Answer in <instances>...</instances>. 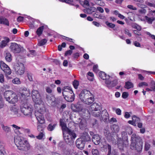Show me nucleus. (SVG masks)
I'll return each instance as SVG.
<instances>
[{
    "instance_id": "obj_1",
    "label": "nucleus",
    "mask_w": 155,
    "mask_h": 155,
    "mask_svg": "<svg viewBox=\"0 0 155 155\" xmlns=\"http://www.w3.org/2000/svg\"><path fill=\"white\" fill-rule=\"evenodd\" d=\"M131 140L130 148L135 152L140 153L142 149L143 142L141 138L136 134H133L131 136Z\"/></svg>"
},
{
    "instance_id": "obj_2",
    "label": "nucleus",
    "mask_w": 155,
    "mask_h": 155,
    "mask_svg": "<svg viewBox=\"0 0 155 155\" xmlns=\"http://www.w3.org/2000/svg\"><path fill=\"white\" fill-rule=\"evenodd\" d=\"M14 142L19 150L26 151L30 149V145L28 142L23 137L18 136L15 137Z\"/></svg>"
},
{
    "instance_id": "obj_3",
    "label": "nucleus",
    "mask_w": 155,
    "mask_h": 155,
    "mask_svg": "<svg viewBox=\"0 0 155 155\" xmlns=\"http://www.w3.org/2000/svg\"><path fill=\"white\" fill-rule=\"evenodd\" d=\"M79 97L82 102L88 105L91 104L94 100L91 93L86 90H82L79 94Z\"/></svg>"
},
{
    "instance_id": "obj_4",
    "label": "nucleus",
    "mask_w": 155,
    "mask_h": 155,
    "mask_svg": "<svg viewBox=\"0 0 155 155\" xmlns=\"http://www.w3.org/2000/svg\"><path fill=\"white\" fill-rule=\"evenodd\" d=\"M62 94L65 99L68 102H72L74 99V94L70 87L66 86L62 89Z\"/></svg>"
},
{
    "instance_id": "obj_5",
    "label": "nucleus",
    "mask_w": 155,
    "mask_h": 155,
    "mask_svg": "<svg viewBox=\"0 0 155 155\" xmlns=\"http://www.w3.org/2000/svg\"><path fill=\"white\" fill-rule=\"evenodd\" d=\"M4 95L6 100L10 103L14 104L18 101V97L12 91H6L4 93Z\"/></svg>"
},
{
    "instance_id": "obj_6",
    "label": "nucleus",
    "mask_w": 155,
    "mask_h": 155,
    "mask_svg": "<svg viewBox=\"0 0 155 155\" xmlns=\"http://www.w3.org/2000/svg\"><path fill=\"white\" fill-rule=\"evenodd\" d=\"M21 110V112L25 115L26 116H31L33 111L32 105L25 103L22 104Z\"/></svg>"
},
{
    "instance_id": "obj_7",
    "label": "nucleus",
    "mask_w": 155,
    "mask_h": 155,
    "mask_svg": "<svg viewBox=\"0 0 155 155\" xmlns=\"http://www.w3.org/2000/svg\"><path fill=\"white\" fill-rule=\"evenodd\" d=\"M14 69L15 74L18 76L22 75L25 72V66L21 63H17L14 66Z\"/></svg>"
},
{
    "instance_id": "obj_8",
    "label": "nucleus",
    "mask_w": 155,
    "mask_h": 155,
    "mask_svg": "<svg viewBox=\"0 0 155 155\" xmlns=\"http://www.w3.org/2000/svg\"><path fill=\"white\" fill-rule=\"evenodd\" d=\"M10 48L12 51L15 53H18L23 50V48L16 43H12Z\"/></svg>"
},
{
    "instance_id": "obj_9",
    "label": "nucleus",
    "mask_w": 155,
    "mask_h": 155,
    "mask_svg": "<svg viewBox=\"0 0 155 155\" xmlns=\"http://www.w3.org/2000/svg\"><path fill=\"white\" fill-rule=\"evenodd\" d=\"M0 68L5 73V75H10L12 73V71L8 66L2 61H0Z\"/></svg>"
},
{
    "instance_id": "obj_10",
    "label": "nucleus",
    "mask_w": 155,
    "mask_h": 155,
    "mask_svg": "<svg viewBox=\"0 0 155 155\" xmlns=\"http://www.w3.org/2000/svg\"><path fill=\"white\" fill-rule=\"evenodd\" d=\"M32 98L34 102L35 103V107H38L37 106L39 103V93L38 91L33 90L32 91Z\"/></svg>"
},
{
    "instance_id": "obj_11",
    "label": "nucleus",
    "mask_w": 155,
    "mask_h": 155,
    "mask_svg": "<svg viewBox=\"0 0 155 155\" xmlns=\"http://www.w3.org/2000/svg\"><path fill=\"white\" fill-rule=\"evenodd\" d=\"M71 109L74 112L80 111L82 110L83 106L82 104L78 103L77 104H72L71 106Z\"/></svg>"
},
{
    "instance_id": "obj_12",
    "label": "nucleus",
    "mask_w": 155,
    "mask_h": 155,
    "mask_svg": "<svg viewBox=\"0 0 155 155\" xmlns=\"http://www.w3.org/2000/svg\"><path fill=\"white\" fill-rule=\"evenodd\" d=\"M28 18L29 20V26L31 28H35L38 27V21L29 16L28 17Z\"/></svg>"
},
{
    "instance_id": "obj_13",
    "label": "nucleus",
    "mask_w": 155,
    "mask_h": 155,
    "mask_svg": "<svg viewBox=\"0 0 155 155\" xmlns=\"http://www.w3.org/2000/svg\"><path fill=\"white\" fill-rule=\"evenodd\" d=\"M46 98L47 101L52 106H54L55 105L56 101L54 96L47 95Z\"/></svg>"
},
{
    "instance_id": "obj_14",
    "label": "nucleus",
    "mask_w": 155,
    "mask_h": 155,
    "mask_svg": "<svg viewBox=\"0 0 155 155\" xmlns=\"http://www.w3.org/2000/svg\"><path fill=\"white\" fill-rule=\"evenodd\" d=\"M100 119L101 121L107 122L109 120L108 114L106 110H104L102 111L101 116L100 117Z\"/></svg>"
},
{
    "instance_id": "obj_15",
    "label": "nucleus",
    "mask_w": 155,
    "mask_h": 155,
    "mask_svg": "<svg viewBox=\"0 0 155 155\" xmlns=\"http://www.w3.org/2000/svg\"><path fill=\"white\" fill-rule=\"evenodd\" d=\"M85 143L84 141L82 140V139L80 138L77 139L76 141V144L77 147L81 150L83 149Z\"/></svg>"
},
{
    "instance_id": "obj_16",
    "label": "nucleus",
    "mask_w": 155,
    "mask_h": 155,
    "mask_svg": "<svg viewBox=\"0 0 155 155\" xmlns=\"http://www.w3.org/2000/svg\"><path fill=\"white\" fill-rule=\"evenodd\" d=\"M39 113L43 115L45 113L46 110L44 103L41 99L39 100Z\"/></svg>"
},
{
    "instance_id": "obj_17",
    "label": "nucleus",
    "mask_w": 155,
    "mask_h": 155,
    "mask_svg": "<svg viewBox=\"0 0 155 155\" xmlns=\"http://www.w3.org/2000/svg\"><path fill=\"white\" fill-rule=\"evenodd\" d=\"M100 106L96 103H94L91 106V114H95L94 110L100 109Z\"/></svg>"
},
{
    "instance_id": "obj_18",
    "label": "nucleus",
    "mask_w": 155,
    "mask_h": 155,
    "mask_svg": "<svg viewBox=\"0 0 155 155\" xmlns=\"http://www.w3.org/2000/svg\"><path fill=\"white\" fill-rule=\"evenodd\" d=\"M92 141L95 144L98 145L101 142V138L98 134L94 135L92 138Z\"/></svg>"
},
{
    "instance_id": "obj_19",
    "label": "nucleus",
    "mask_w": 155,
    "mask_h": 155,
    "mask_svg": "<svg viewBox=\"0 0 155 155\" xmlns=\"http://www.w3.org/2000/svg\"><path fill=\"white\" fill-rule=\"evenodd\" d=\"M10 41V39L8 37H5L0 43V47L3 48L7 45L8 43Z\"/></svg>"
},
{
    "instance_id": "obj_20",
    "label": "nucleus",
    "mask_w": 155,
    "mask_h": 155,
    "mask_svg": "<svg viewBox=\"0 0 155 155\" xmlns=\"http://www.w3.org/2000/svg\"><path fill=\"white\" fill-rule=\"evenodd\" d=\"M105 82L108 86L111 87H114L117 84V81L115 79L111 81L110 80L108 79V80L105 81Z\"/></svg>"
},
{
    "instance_id": "obj_21",
    "label": "nucleus",
    "mask_w": 155,
    "mask_h": 155,
    "mask_svg": "<svg viewBox=\"0 0 155 155\" xmlns=\"http://www.w3.org/2000/svg\"><path fill=\"white\" fill-rule=\"evenodd\" d=\"M80 138L82 140L84 141L85 143L86 141H88L91 140L90 137L88 133L86 132L83 133Z\"/></svg>"
},
{
    "instance_id": "obj_22",
    "label": "nucleus",
    "mask_w": 155,
    "mask_h": 155,
    "mask_svg": "<svg viewBox=\"0 0 155 155\" xmlns=\"http://www.w3.org/2000/svg\"><path fill=\"white\" fill-rule=\"evenodd\" d=\"M64 139L65 142L69 145H72L74 141L72 137L68 135L67 136L64 137Z\"/></svg>"
},
{
    "instance_id": "obj_23",
    "label": "nucleus",
    "mask_w": 155,
    "mask_h": 155,
    "mask_svg": "<svg viewBox=\"0 0 155 155\" xmlns=\"http://www.w3.org/2000/svg\"><path fill=\"white\" fill-rule=\"evenodd\" d=\"M96 11V8L94 7H91L86 8L84 10V12L88 14H91L93 12H95Z\"/></svg>"
},
{
    "instance_id": "obj_24",
    "label": "nucleus",
    "mask_w": 155,
    "mask_h": 155,
    "mask_svg": "<svg viewBox=\"0 0 155 155\" xmlns=\"http://www.w3.org/2000/svg\"><path fill=\"white\" fill-rule=\"evenodd\" d=\"M99 77L102 79L104 80H108L109 79L110 76L107 75L104 72L101 71L99 73Z\"/></svg>"
},
{
    "instance_id": "obj_25",
    "label": "nucleus",
    "mask_w": 155,
    "mask_h": 155,
    "mask_svg": "<svg viewBox=\"0 0 155 155\" xmlns=\"http://www.w3.org/2000/svg\"><path fill=\"white\" fill-rule=\"evenodd\" d=\"M23 91V92L21 93V95L22 97L24 98L29 96L30 91L28 90H27L26 88H24Z\"/></svg>"
},
{
    "instance_id": "obj_26",
    "label": "nucleus",
    "mask_w": 155,
    "mask_h": 155,
    "mask_svg": "<svg viewBox=\"0 0 155 155\" xmlns=\"http://www.w3.org/2000/svg\"><path fill=\"white\" fill-rule=\"evenodd\" d=\"M41 124L42 125H40L39 124V127H41L42 128H44L46 127V125L45 124V120L44 116L43 115L41 116V117H39V124Z\"/></svg>"
},
{
    "instance_id": "obj_27",
    "label": "nucleus",
    "mask_w": 155,
    "mask_h": 155,
    "mask_svg": "<svg viewBox=\"0 0 155 155\" xmlns=\"http://www.w3.org/2000/svg\"><path fill=\"white\" fill-rule=\"evenodd\" d=\"M104 134L107 138L109 139L111 137V135L109 131V129L106 128L104 130Z\"/></svg>"
},
{
    "instance_id": "obj_28",
    "label": "nucleus",
    "mask_w": 155,
    "mask_h": 155,
    "mask_svg": "<svg viewBox=\"0 0 155 155\" xmlns=\"http://www.w3.org/2000/svg\"><path fill=\"white\" fill-rule=\"evenodd\" d=\"M66 131L67 132L69 136H70L72 139H75L76 137V134L73 131L70 129L69 128H67Z\"/></svg>"
},
{
    "instance_id": "obj_29",
    "label": "nucleus",
    "mask_w": 155,
    "mask_h": 155,
    "mask_svg": "<svg viewBox=\"0 0 155 155\" xmlns=\"http://www.w3.org/2000/svg\"><path fill=\"white\" fill-rule=\"evenodd\" d=\"M93 16L94 18L102 19H104L106 18L105 16L99 13L98 12H96L93 14Z\"/></svg>"
},
{
    "instance_id": "obj_30",
    "label": "nucleus",
    "mask_w": 155,
    "mask_h": 155,
    "mask_svg": "<svg viewBox=\"0 0 155 155\" xmlns=\"http://www.w3.org/2000/svg\"><path fill=\"white\" fill-rule=\"evenodd\" d=\"M12 126L14 128L13 130L16 134H20V131L22 130V128H21L15 124H13Z\"/></svg>"
},
{
    "instance_id": "obj_31",
    "label": "nucleus",
    "mask_w": 155,
    "mask_h": 155,
    "mask_svg": "<svg viewBox=\"0 0 155 155\" xmlns=\"http://www.w3.org/2000/svg\"><path fill=\"white\" fill-rule=\"evenodd\" d=\"M0 24H3L9 26V22L8 19L2 17L0 16Z\"/></svg>"
},
{
    "instance_id": "obj_32",
    "label": "nucleus",
    "mask_w": 155,
    "mask_h": 155,
    "mask_svg": "<svg viewBox=\"0 0 155 155\" xmlns=\"http://www.w3.org/2000/svg\"><path fill=\"white\" fill-rule=\"evenodd\" d=\"M101 143L103 145V147L104 148H106V147L107 146L108 150V154H110L111 152V146L108 144H106V141H104L103 142H101Z\"/></svg>"
},
{
    "instance_id": "obj_33",
    "label": "nucleus",
    "mask_w": 155,
    "mask_h": 155,
    "mask_svg": "<svg viewBox=\"0 0 155 155\" xmlns=\"http://www.w3.org/2000/svg\"><path fill=\"white\" fill-rule=\"evenodd\" d=\"M1 127L3 130L6 133H8L11 131V128L10 127L5 126L3 124H1Z\"/></svg>"
},
{
    "instance_id": "obj_34",
    "label": "nucleus",
    "mask_w": 155,
    "mask_h": 155,
    "mask_svg": "<svg viewBox=\"0 0 155 155\" xmlns=\"http://www.w3.org/2000/svg\"><path fill=\"white\" fill-rule=\"evenodd\" d=\"M79 126L81 130H84L86 127L85 122L84 120H81L79 124Z\"/></svg>"
},
{
    "instance_id": "obj_35",
    "label": "nucleus",
    "mask_w": 155,
    "mask_h": 155,
    "mask_svg": "<svg viewBox=\"0 0 155 155\" xmlns=\"http://www.w3.org/2000/svg\"><path fill=\"white\" fill-rule=\"evenodd\" d=\"M133 87V84L131 82L127 81L125 82L124 87L129 89Z\"/></svg>"
},
{
    "instance_id": "obj_36",
    "label": "nucleus",
    "mask_w": 155,
    "mask_h": 155,
    "mask_svg": "<svg viewBox=\"0 0 155 155\" xmlns=\"http://www.w3.org/2000/svg\"><path fill=\"white\" fill-rule=\"evenodd\" d=\"M5 58L7 61L10 62L12 60L11 55L9 52H6Z\"/></svg>"
},
{
    "instance_id": "obj_37",
    "label": "nucleus",
    "mask_w": 155,
    "mask_h": 155,
    "mask_svg": "<svg viewBox=\"0 0 155 155\" xmlns=\"http://www.w3.org/2000/svg\"><path fill=\"white\" fill-rule=\"evenodd\" d=\"M56 124H49L47 127L48 129L50 131H52L55 128Z\"/></svg>"
},
{
    "instance_id": "obj_38",
    "label": "nucleus",
    "mask_w": 155,
    "mask_h": 155,
    "mask_svg": "<svg viewBox=\"0 0 155 155\" xmlns=\"http://www.w3.org/2000/svg\"><path fill=\"white\" fill-rule=\"evenodd\" d=\"M81 4L84 7L88 6L89 5V4L88 0H84L80 2Z\"/></svg>"
},
{
    "instance_id": "obj_39",
    "label": "nucleus",
    "mask_w": 155,
    "mask_h": 155,
    "mask_svg": "<svg viewBox=\"0 0 155 155\" xmlns=\"http://www.w3.org/2000/svg\"><path fill=\"white\" fill-rule=\"evenodd\" d=\"M145 18L146 20H147V22L150 24H151L152 23V22L154 21L155 18L154 17H153L152 18H149L147 17V16H146L145 17Z\"/></svg>"
},
{
    "instance_id": "obj_40",
    "label": "nucleus",
    "mask_w": 155,
    "mask_h": 155,
    "mask_svg": "<svg viewBox=\"0 0 155 155\" xmlns=\"http://www.w3.org/2000/svg\"><path fill=\"white\" fill-rule=\"evenodd\" d=\"M112 128L114 132H118L119 130V127L118 125L114 124L112 125Z\"/></svg>"
},
{
    "instance_id": "obj_41",
    "label": "nucleus",
    "mask_w": 155,
    "mask_h": 155,
    "mask_svg": "<svg viewBox=\"0 0 155 155\" xmlns=\"http://www.w3.org/2000/svg\"><path fill=\"white\" fill-rule=\"evenodd\" d=\"M60 125L62 127L63 130H65L66 131L67 128H68L66 127L65 124L64 123L62 120H60Z\"/></svg>"
},
{
    "instance_id": "obj_42",
    "label": "nucleus",
    "mask_w": 155,
    "mask_h": 155,
    "mask_svg": "<svg viewBox=\"0 0 155 155\" xmlns=\"http://www.w3.org/2000/svg\"><path fill=\"white\" fill-rule=\"evenodd\" d=\"M47 41V40L46 39L44 38L41 39L39 41V46H44L45 45Z\"/></svg>"
},
{
    "instance_id": "obj_43",
    "label": "nucleus",
    "mask_w": 155,
    "mask_h": 155,
    "mask_svg": "<svg viewBox=\"0 0 155 155\" xmlns=\"http://www.w3.org/2000/svg\"><path fill=\"white\" fill-rule=\"evenodd\" d=\"M12 82L14 84H21V82L19 78H15L12 80Z\"/></svg>"
},
{
    "instance_id": "obj_44",
    "label": "nucleus",
    "mask_w": 155,
    "mask_h": 155,
    "mask_svg": "<svg viewBox=\"0 0 155 155\" xmlns=\"http://www.w3.org/2000/svg\"><path fill=\"white\" fill-rule=\"evenodd\" d=\"M132 26L134 28H135L137 30L140 31L141 29V27L136 23H133L132 25Z\"/></svg>"
},
{
    "instance_id": "obj_45",
    "label": "nucleus",
    "mask_w": 155,
    "mask_h": 155,
    "mask_svg": "<svg viewBox=\"0 0 155 155\" xmlns=\"http://www.w3.org/2000/svg\"><path fill=\"white\" fill-rule=\"evenodd\" d=\"M36 54V53L34 50H30L27 54L29 57H33Z\"/></svg>"
},
{
    "instance_id": "obj_46",
    "label": "nucleus",
    "mask_w": 155,
    "mask_h": 155,
    "mask_svg": "<svg viewBox=\"0 0 155 155\" xmlns=\"http://www.w3.org/2000/svg\"><path fill=\"white\" fill-rule=\"evenodd\" d=\"M122 137L123 139L125 140H127V133L125 131H123L121 133Z\"/></svg>"
},
{
    "instance_id": "obj_47",
    "label": "nucleus",
    "mask_w": 155,
    "mask_h": 155,
    "mask_svg": "<svg viewBox=\"0 0 155 155\" xmlns=\"http://www.w3.org/2000/svg\"><path fill=\"white\" fill-rule=\"evenodd\" d=\"M132 119L134 122L135 123V124H137L139 122H140V119L139 118L137 117L135 115L133 116L132 117Z\"/></svg>"
},
{
    "instance_id": "obj_48",
    "label": "nucleus",
    "mask_w": 155,
    "mask_h": 155,
    "mask_svg": "<svg viewBox=\"0 0 155 155\" xmlns=\"http://www.w3.org/2000/svg\"><path fill=\"white\" fill-rule=\"evenodd\" d=\"M94 111H95V115H94L93 114H91L95 117H98L100 116L101 112L100 109L94 110Z\"/></svg>"
},
{
    "instance_id": "obj_49",
    "label": "nucleus",
    "mask_w": 155,
    "mask_h": 155,
    "mask_svg": "<svg viewBox=\"0 0 155 155\" xmlns=\"http://www.w3.org/2000/svg\"><path fill=\"white\" fill-rule=\"evenodd\" d=\"M46 28L47 26L45 25L39 27V36L42 34L43 30Z\"/></svg>"
},
{
    "instance_id": "obj_50",
    "label": "nucleus",
    "mask_w": 155,
    "mask_h": 155,
    "mask_svg": "<svg viewBox=\"0 0 155 155\" xmlns=\"http://www.w3.org/2000/svg\"><path fill=\"white\" fill-rule=\"evenodd\" d=\"M136 5L137 6L141 8H144L147 7V6L146 5L143 4V3H137Z\"/></svg>"
},
{
    "instance_id": "obj_51",
    "label": "nucleus",
    "mask_w": 155,
    "mask_h": 155,
    "mask_svg": "<svg viewBox=\"0 0 155 155\" xmlns=\"http://www.w3.org/2000/svg\"><path fill=\"white\" fill-rule=\"evenodd\" d=\"M105 24L109 27L111 28H114L115 25V24L113 23H109L108 21L105 22Z\"/></svg>"
},
{
    "instance_id": "obj_52",
    "label": "nucleus",
    "mask_w": 155,
    "mask_h": 155,
    "mask_svg": "<svg viewBox=\"0 0 155 155\" xmlns=\"http://www.w3.org/2000/svg\"><path fill=\"white\" fill-rule=\"evenodd\" d=\"M73 84L74 88L76 89L79 85V82L77 80H74L73 82Z\"/></svg>"
},
{
    "instance_id": "obj_53",
    "label": "nucleus",
    "mask_w": 155,
    "mask_h": 155,
    "mask_svg": "<svg viewBox=\"0 0 155 155\" xmlns=\"http://www.w3.org/2000/svg\"><path fill=\"white\" fill-rule=\"evenodd\" d=\"M91 152L93 155H99V152L97 149H93Z\"/></svg>"
},
{
    "instance_id": "obj_54",
    "label": "nucleus",
    "mask_w": 155,
    "mask_h": 155,
    "mask_svg": "<svg viewBox=\"0 0 155 155\" xmlns=\"http://www.w3.org/2000/svg\"><path fill=\"white\" fill-rule=\"evenodd\" d=\"M150 88L152 91H155V82L154 81H152L151 82Z\"/></svg>"
},
{
    "instance_id": "obj_55",
    "label": "nucleus",
    "mask_w": 155,
    "mask_h": 155,
    "mask_svg": "<svg viewBox=\"0 0 155 155\" xmlns=\"http://www.w3.org/2000/svg\"><path fill=\"white\" fill-rule=\"evenodd\" d=\"M4 106V102L1 95L0 94V109L3 107Z\"/></svg>"
},
{
    "instance_id": "obj_56",
    "label": "nucleus",
    "mask_w": 155,
    "mask_h": 155,
    "mask_svg": "<svg viewBox=\"0 0 155 155\" xmlns=\"http://www.w3.org/2000/svg\"><path fill=\"white\" fill-rule=\"evenodd\" d=\"M41 131L42 132H41V133L39 134V140L44 139L45 137L44 134L43 133V130H41Z\"/></svg>"
},
{
    "instance_id": "obj_57",
    "label": "nucleus",
    "mask_w": 155,
    "mask_h": 155,
    "mask_svg": "<svg viewBox=\"0 0 155 155\" xmlns=\"http://www.w3.org/2000/svg\"><path fill=\"white\" fill-rule=\"evenodd\" d=\"M27 77L28 80L31 81H33V79L32 77V74H31L28 73L27 74Z\"/></svg>"
},
{
    "instance_id": "obj_58",
    "label": "nucleus",
    "mask_w": 155,
    "mask_h": 155,
    "mask_svg": "<svg viewBox=\"0 0 155 155\" xmlns=\"http://www.w3.org/2000/svg\"><path fill=\"white\" fill-rule=\"evenodd\" d=\"M11 113L13 114H16L17 113V110L15 108L12 107L11 109Z\"/></svg>"
},
{
    "instance_id": "obj_59",
    "label": "nucleus",
    "mask_w": 155,
    "mask_h": 155,
    "mask_svg": "<svg viewBox=\"0 0 155 155\" xmlns=\"http://www.w3.org/2000/svg\"><path fill=\"white\" fill-rule=\"evenodd\" d=\"M128 96V93L126 92H124L122 94V97L124 99L127 98Z\"/></svg>"
},
{
    "instance_id": "obj_60",
    "label": "nucleus",
    "mask_w": 155,
    "mask_h": 155,
    "mask_svg": "<svg viewBox=\"0 0 155 155\" xmlns=\"http://www.w3.org/2000/svg\"><path fill=\"white\" fill-rule=\"evenodd\" d=\"M72 53V51L71 50H69L65 52L64 56H67L68 55H71Z\"/></svg>"
},
{
    "instance_id": "obj_61",
    "label": "nucleus",
    "mask_w": 155,
    "mask_h": 155,
    "mask_svg": "<svg viewBox=\"0 0 155 155\" xmlns=\"http://www.w3.org/2000/svg\"><path fill=\"white\" fill-rule=\"evenodd\" d=\"M124 31V33L127 35L131 37V34L129 32L128 30L127 29H125Z\"/></svg>"
},
{
    "instance_id": "obj_62",
    "label": "nucleus",
    "mask_w": 155,
    "mask_h": 155,
    "mask_svg": "<svg viewBox=\"0 0 155 155\" xmlns=\"http://www.w3.org/2000/svg\"><path fill=\"white\" fill-rule=\"evenodd\" d=\"M127 7L129 9L134 10H137V8L135 7H134V6L132 5H128L127 6Z\"/></svg>"
},
{
    "instance_id": "obj_63",
    "label": "nucleus",
    "mask_w": 155,
    "mask_h": 155,
    "mask_svg": "<svg viewBox=\"0 0 155 155\" xmlns=\"http://www.w3.org/2000/svg\"><path fill=\"white\" fill-rule=\"evenodd\" d=\"M138 12L140 14H145L146 12V10L144 8H141L139 10Z\"/></svg>"
},
{
    "instance_id": "obj_64",
    "label": "nucleus",
    "mask_w": 155,
    "mask_h": 155,
    "mask_svg": "<svg viewBox=\"0 0 155 155\" xmlns=\"http://www.w3.org/2000/svg\"><path fill=\"white\" fill-rule=\"evenodd\" d=\"M150 147V145L148 143H146L145 145V149L146 150H149Z\"/></svg>"
}]
</instances>
